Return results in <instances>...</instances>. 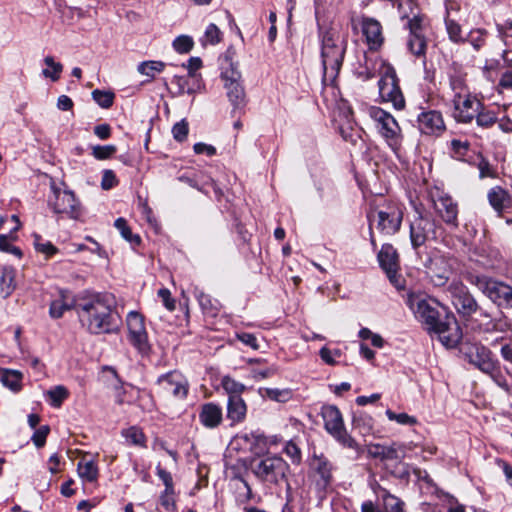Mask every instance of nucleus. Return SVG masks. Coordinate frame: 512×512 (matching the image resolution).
<instances>
[{
	"label": "nucleus",
	"mask_w": 512,
	"mask_h": 512,
	"mask_svg": "<svg viewBox=\"0 0 512 512\" xmlns=\"http://www.w3.org/2000/svg\"><path fill=\"white\" fill-rule=\"evenodd\" d=\"M115 297L110 293H87L75 303L80 322L92 334L112 333L116 329Z\"/></svg>",
	"instance_id": "1"
},
{
	"label": "nucleus",
	"mask_w": 512,
	"mask_h": 512,
	"mask_svg": "<svg viewBox=\"0 0 512 512\" xmlns=\"http://www.w3.org/2000/svg\"><path fill=\"white\" fill-rule=\"evenodd\" d=\"M405 302L419 321L438 334L444 346L453 348L458 344L461 332L455 318L447 316L445 321L440 320L437 305L433 300L426 299L421 294L409 292Z\"/></svg>",
	"instance_id": "2"
},
{
	"label": "nucleus",
	"mask_w": 512,
	"mask_h": 512,
	"mask_svg": "<svg viewBox=\"0 0 512 512\" xmlns=\"http://www.w3.org/2000/svg\"><path fill=\"white\" fill-rule=\"evenodd\" d=\"M323 77L331 83L337 78L347 50V39L335 28L319 29Z\"/></svg>",
	"instance_id": "3"
},
{
	"label": "nucleus",
	"mask_w": 512,
	"mask_h": 512,
	"mask_svg": "<svg viewBox=\"0 0 512 512\" xmlns=\"http://www.w3.org/2000/svg\"><path fill=\"white\" fill-rule=\"evenodd\" d=\"M465 279L499 307L512 308V286L484 274L467 272Z\"/></svg>",
	"instance_id": "4"
},
{
	"label": "nucleus",
	"mask_w": 512,
	"mask_h": 512,
	"mask_svg": "<svg viewBox=\"0 0 512 512\" xmlns=\"http://www.w3.org/2000/svg\"><path fill=\"white\" fill-rule=\"evenodd\" d=\"M378 81L381 102L390 103L396 110L405 107V98L399 85V79L393 66L383 62L380 68Z\"/></svg>",
	"instance_id": "5"
},
{
	"label": "nucleus",
	"mask_w": 512,
	"mask_h": 512,
	"mask_svg": "<svg viewBox=\"0 0 512 512\" xmlns=\"http://www.w3.org/2000/svg\"><path fill=\"white\" fill-rule=\"evenodd\" d=\"M325 430L343 447L360 452V446L356 440L348 434L340 410L334 405H324L321 409Z\"/></svg>",
	"instance_id": "6"
},
{
	"label": "nucleus",
	"mask_w": 512,
	"mask_h": 512,
	"mask_svg": "<svg viewBox=\"0 0 512 512\" xmlns=\"http://www.w3.org/2000/svg\"><path fill=\"white\" fill-rule=\"evenodd\" d=\"M368 114L388 146L393 150L399 149L403 136L396 119L389 112L377 106L369 107Z\"/></svg>",
	"instance_id": "7"
},
{
	"label": "nucleus",
	"mask_w": 512,
	"mask_h": 512,
	"mask_svg": "<svg viewBox=\"0 0 512 512\" xmlns=\"http://www.w3.org/2000/svg\"><path fill=\"white\" fill-rule=\"evenodd\" d=\"M289 466L283 458L276 455H269L263 458H256L251 462V471L263 482L277 484L284 480Z\"/></svg>",
	"instance_id": "8"
},
{
	"label": "nucleus",
	"mask_w": 512,
	"mask_h": 512,
	"mask_svg": "<svg viewBox=\"0 0 512 512\" xmlns=\"http://www.w3.org/2000/svg\"><path fill=\"white\" fill-rule=\"evenodd\" d=\"M452 303L457 312L464 317H469L479 310V305L468 288L460 281H453L448 286Z\"/></svg>",
	"instance_id": "9"
},
{
	"label": "nucleus",
	"mask_w": 512,
	"mask_h": 512,
	"mask_svg": "<svg viewBox=\"0 0 512 512\" xmlns=\"http://www.w3.org/2000/svg\"><path fill=\"white\" fill-rule=\"evenodd\" d=\"M463 355L465 360L480 371L487 374L495 372L496 362L492 358L491 351L485 346L478 343L468 344L463 349Z\"/></svg>",
	"instance_id": "10"
},
{
	"label": "nucleus",
	"mask_w": 512,
	"mask_h": 512,
	"mask_svg": "<svg viewBox=\"0 0 512 512\" xmlns=\"http://www.w3.org/2000/svg\"><path fill=\"white\" fill-rule=\"evenodd\" d=\"M453 117L459 123H471L482 108V102L475 95L468 93L459 98H452Z\"/></svg>",
	"instance_id": "11"
},
{
	"label": "nucleus",
	"mask_w": 512,
	"mask_h": 512,
	"mask_svg": "<svg viewBox=\"0 0 512 512\" xmlns=\"http://www.w3.org/2000/svg\"><path fill=\"white\" fill-rule=\"evenodd\" d=\"M221 76L225 82L224 86L227 90V96L234 108L243 107L245 104V91L240 83V71L233 63H230V67L225 69Z\"/></svg>",
	"instance_id": "12"
},
{
	"label": "nucleus",
	"mask_w": 512,
	"mask_h": 512,
	"mask_svg": "<svg viewBox=\"0 0 512 512\" xmlns=\"http://www.w3.org/2000/svg\"><path fill=\"white\" fill-rule=\"evenodd\" d=\"M403 207L391 201L378 212L377 228L386 235L395 234L401 227Z\"/></svg>",
	"instance_id": "13"
},
{
	"label": "nucleus",
	"mask_w": 512,
	"mask_h": 512,
	"mask_svg": "<svg viewBox=\"0 0 512 512\" xmlns=\"http://www.w3.org/2000/svg\"><path fill=\"white\" fill-rule=\"evenodd\" d=\"M126 322L130 343L139 352L147 353L150 347L144 324V317L136 311H131L127 315Z\"/></svg>",
	"instance_id": "14"
},
{
	"label": "nucleus",
	"mask_w": 512,
	"mask_h": 512,
	"mask_svg": "<svg viewBox=\"0 0 512 512\" xmlns=\"http://www.w3.org/2000/svg\"><path fill=\"white\" fill-rule=\"evenodd\" d=\"M157 385L164 395H172L179 399H184L188 393V383L184 376L177 371L161 375L157 380Z\"/></svg>",
	"instance_id": "15"
},
{
	"label": "nucleus",
	"mask_w": 512,
	"mask_h": 512,
	"mask_svg": "<svg viewBox=\"0 0 512 512\" xmlns=\"http://www.w3.org/2000/svg\"><path fill=\"white\" fill-rule=\"evenodd\" d=\"M438 215L447 224L457 226L458 206L448 194H427Z\"/></svg>",
	"instance_id": "16"
},
{
	"label": "nucleus",
	"mask_w": 512,
	"mask_h": 512,
	"mask_svg": "<svg viewBox=\"0 0 512 512\" xmlns=\"http://www.w3.org/2000/svg\"><path fill=\"white\" fill-rule=\"evenodd\" d=\"M48 204L55 213L65 214L72 219H78L81 216V206L75 194H52Z\"/></svg>",
	"instance_id": "17"
},
{
	"label": "nucleus",
	"mask_w": 512,
	"mask_h": 512,
	"mask_svg": "<svg viewBox=\"0 0 512 512\" xmlns=\"http://www.w3.org/2000/svg\"><path fill=\"white\" fill-rule=\"evenodd\" d=\"M359 24L368 48L373 51L380 49L384 43L381 23L375 18L362 16Z\"/></svg>",
	"instance_id": "18"
},
{
	"label": "nucleus",
	"mask_w": 512,
	"mask_h": 512,
	"mask_svg": "<svg viewBox=\"0 0 512 512\" xmlns=\"http://www.w3.org/2000/svg\"><path fill=\"white\" fill-rule=\"evenodd\" d=\"M418 128L426 135H440L445 129V122L441 112L428 110L421 112L417 117Z\"/></svg>",
	"instance_id": "19"
},
{
	"label": "nucleus",
	"mask_w": 512,
	"mask_h": 512,
	"mask_svg": "<svg viewBox=\"0 0 512 512\" xmlns=\"http://www.w3.org/2000/svg\"><path fill=\"white\" fill-rule=\"evenodd\" d=\"M435 234V223L422 216L417 217L410 226V239L413 248L422 246Z\"/></svg>",
	"instance_id": "20"
},
{
	"label": "nucleus",
	"mask_w": 512,
	"mask_h": 512,
	"mask_svg": "<svg viewBox=\"0 0 512 512\" xmlns=\"http://www.w3.org/2000/svg\"><path fill=\"white\" fill-rule=\"evenodd\" d=\"M313 470L315 471L316 485L320 490H326L332 482V471L333 466L330 461L323 457H315L311 463Z\"/></svg>",
	"instance_id": "21"
},
{
	"label": "nucleus",
	"mask_w": 512,
	"mask_h": 512,
	"mask_svg": "<svg viewBox=\"0 0 512 512\" xmlns=\"http://www.w3.org/2000/svg\"><path fill=\"white\" fill-rule=\"evenodd\" d=\"M449 87L452 92V98L471 93L467 85V73L459 66L454 64L449 73Z\"/></svg>",
	"instance_id": "22"
},
{
	"label": "nucleus",
	"mask_w": 512,
	"mask_h": 512,
	"mask_svg": "<svg viewBox=\"0 0 512 512\" xmlns=\"http://www.w3.org/2000/svg\"><path fill=\"white\" fill-rule=\"evenodd\" d=\"M200 422L207 428H216L222 422V409L214 403H206L199 413Z\"/></svg>",
	"instance_id": "23"
},
{
	"label": "nucleus",
	"mask_w": 512,
	"mask_h": 512,
	"mask_svg": "<svg viewBox=\"0 0 512 512\" xmlns=\"http://www.w3.org/2000/svg\"><path fill=\"white\" fill-rule=\"evenodd\" d=\"M380 267L385 273L399 269V258L396 249L390 244H384L378 253Z\"/></svg>",
	"instance_id": "24"
},
{
	"label": "nucleus",
	"mask_w": 512,
	"mask_h": 512,
	"mask_svg": "<svg viewBox=\"0 0 512 512\" xmlns=\"http://www.w3.org/2000/svg\"><path fill=\"white\" fill-rule=\"evenodd\" d=\"M247 407L239 395L229 396L227 404V417L233 423L242 422L246 416Z\"/></svg>",
	"instance_id": "25"
},
{
	"label": "nucleus",
	"mask_w": 512,
	"mask_h": 512,
	"mask_svg": "<svg viewBox=\"0 0 512 512\" xmlns=\"http://www.w3.org/2000/svg\"><path fill=\"white\" fill-rule=\"evenodd\" d=\"M77 471L79 477L85 482H95L98 478V467L92 460H81L78 462Z\"/></svg>",
	"instance_id": "26"
},
{
	"label": "nucleus",
	"mask_w": 512,
	"mask_h": 512,
	"mask_svg": "<svg viewBox=\"0 0 512 512\" xmlns=\"http://www.w3.org/2000/svg\"><path fill=\"white\" fill-rule=\"evenodd\" d=\"M402 18H407L405 27H407L410 32L409 36L425 35L426 18L423 15L414 14L411 18L407 15H402Z\"/></svg>",
	"instance_id": "27"
},
{
	"label": "nucleus",
	"mask_w": 512,
	"mask_h": 512,
	"mask_svg": "<svg viewBox=\"0 0 512 512\" xmlns=\"http://www.w3.org/2000/svg\"><path fill=\"white\" fill-rule=\"evenodd\" d=\"M166 67L162 61H143L137 66V71L149 77L150 80L154 79L157 73H161Z\"/></svg>",
	"instance_id": "28"
},
{
	"label": "nucleus",
	"mask_w": 512,
	"mask_h": 512,
	"mask_svg": "<svg viewBox=\"0 0 512 512\" xmlns=\"http://www.w3.org/2000/svg\"><path fill=\"white\" fill-rule=\"evenodd\" d=\"M445 26L448 37L453 43L462 44L466 42V38L462 35L461 25L457 21L447 17Z\"/></svg>",
	"instance_id": "29"
},
{
	"label": "nucleus",
	"mask_w": 512,
	"mask_h": 512,
	"mask_svg": "<svg viewBox=\"0 0 512 512\" xmlns=\"http://www.w3.org/2000/svg\"><path fill=\"white\" fill-rule=\"evenodd\" d=\"M22 374L16 370H5L1 376V382L14 392L21 389Z\"/></svg>",
	"instance_id": "30"
},
{
	"label": "nucleus",
	"mask_w": 512,
	"mask_h": 512,
	"mask_svg": "<svg viewBox=\"0 0 512 512\" xmlns=\"http://www.w3.org/2000/svg\"><path fill=\"white\" fill-rule=\"evenodd\" d=\"M122 436L132 445L145 447L146 437L143 431L136 426L129 427L122 431Z\"/></svg>",
	"instance_id": "31"
},
{
	"label": "nucleus",
	"mask_w": 512,
	"mask_h": 512,
	"mask_svg": "<svg viewBox=\"0 0 512 512\" xmlns=\"http://www.w3.org/2000/svg\"><path fill=\"white\" fill-rule=\"evenodd\" d=\"M408 48L410 52L415 56H425L427 41L425 35L409 36Z\"/></svg>",
	"instance_id": "32"
},
{
	"label": "nucleus",
	"mask_w": 512,
	"mask_h": 512,
	"mask_svg": "<svg viewBox=\"0 0 512 512\" xmlns=\"http://www.w3.org/2000/svg\"><path fill=\"white\" fill-rule=\"evenodd\" d=\"M199 305L202 310L210 315H216L219 310V303L216 300H213L210 295L205 294L202 291H198L196 294Z\"/></svg>",
	"instance_id": "33"
},
{
	"label": "nucleus",
	"mask_w": 512,
	"mask_h": 512,
	"mask_svg": "<svg viewBox=\"0 0 512 512\" xmlns=\"http://www.w3.org/2000/svg\"><path fill=\"white\" fill-rule=\"evenodd\" d=\"M115 227L119 230L121 236L132 245H139L141 242L140 236L132 233L127 221L124 218L116 219Z\"/></svg>",
	"instance_id": "34"
},
{
	"label": "nucleus",
	"mask_w": 512,
	"mask_h": 512,
	"mask_svg": "<svg viewBox=\"0 0 512 512\" xmlns=\"http://www.w3.org/2000/svg\"><path fill=\"white\" fill-rule=\"evenodd\" d=\"M486 37L487 31L485 29L475 28L470 30L465 38L466 42H469L476 51H479L486 44Z\"/></svg>",
	"instance_id": "35"
},
{
	"label": "nucleus",
	"mask_w": 512,
	"mask_h": 512,
	"mask_svg": "<svg viewBox=\"0 0 512 512\" xmlns=\"http://www.w3.org/2000/svg\"><path fill=\"white\" fill-rule=\"evenodd\" d=\"M263 395L273 401L285 403L292 398L293 392L289 388H265Z\"/></svg>",
	"instance_id": "36"
},
{
	"label": "nucleus",
	"mask_w": 512,
	"mask_h": 512,
	"mask_svg": "<svg viewBox=\"0 0 512 512\" xmlns=\"http://www.w3.org/2000/svg\"><path fill=\"white\" fill-rule=\"evenodd\" d=\"M46 395L53 407H60L63 401L68 398L69 392L66 387L58 385L47 391Z\"/></svg>",
	"instance_id": "37"
},
{
	"label": "nucleus",
	"mask_w": 512,
	"mask_h": 512,
	"mask_svg": "<svg viewBox=\"0 0 512 512\" xmlns=\"http://www.w3.org/2000/svg\"><path fill=\"white\" fill-rule=\"evenodd\" d=\"M222 33L220 29L213 23L209 24L205 30L201 43L205 46L207 44L215 45L221 41Z\"/></svg>",
	"instance_id": "38"
},
{
	"label": "nucleus",
	"mask_w": 512,
	"mask_h": 512,
	"mask_svg": "<svg viewBox=\"0 0 512 512\" xmlns=\"http://www.w3.org/2000/svg\"><path fill=\"white\" fill-rule=\"evenodd\" d=\"M14 272L12 270L5 269L0 277V289L2 294L7 297L14 290Z\"/></svg>",
	"instance_id": "39"
},
{
	"label": "nucleus",
	"mask_w": 512,
	"mask_h": 512,
	"mask_svg": "<svg viewBox=\"0 0 512 512\" xmlns=\"http://www.w3.org/2000/svg\"><path fill=\"white\" fill-rule=\"evenodd\" d=\"M384 460H400L406 455V445L393 443L391 446H385Z\"/></svg>",
	"instance_id": "40"
},
{
	"label": "nucleus",
	"mask_w": 512,
	"mask_h": 512,
	"mask_svg": "<svg viewBox=\"0 0 512 512\" xmlns=\"http://www.w3.org/2000/svg\"><path fill=\"white\" fill-rule=\"evenodd\" d=\"M223 389L229 394V396L233 395H241V393L245 390V386L236 381L235 379L224 376L221 381Z\"/></svg>",
	"instance_id": "41"
},
{
	"label": "nucleus",
	"mask_w": 512,
	"mask_h": 512,
	"mask_svg": "<svg viewBox=\"0 0 512 512\" xmlns=\"http://www.w3.org/2000/svg\"><path fill=\"white\" fill-rule=\"evenodd\" d=\"M44 63L52 68V72L48 69H44L42 71L43 75L47 78H51L53 81H57L60 78V73L62 72L63 66L59 62H55L52 56H46L44 58Z\"/></svg>",
	"instance_id": "42"
},
{
	"label": "nucleus",
	"mask_w": 512,
	"mask_h": 512,
	"mask_svg": "<svg viewBox=\"0 0 512 512\" xmlns=\"http://www.w3.org/2000/svg\"><path fill=\"white\" fill-rule=\"evenodd\" d=\"M470 148V144L468 141H461L458 139H453L450 142V150L451 154L454 158L458 160H463L467 155Z\"/></svg>",
	"instance_id": "43"
},
{
	"label": "nucleus",
	"mask_w": 512,
	"mask_h": 512,
	"mask_svg": "<svg viewBox=\"0 0 512 512\" xmlns=\"http://www.w3.org/2000/svg\"><path fill=\"white\" fill-rule=\"evenodd\" d=\"M94 101L102 108H110L113 105L114 93L110 91L94 90L92 92Z\"/></svg>",
	"instance_id": "44"
},
{
	"label": "nucleus",
	"mask_w": 512,
	"mask_h": 512,
	"mask_svg": "<svg viewBox=\"0 0 512 512\" xmlns=\"http://www.w3.org/2000/svg\"><path fill=\"white\" fill-rule=\"evenodd\" d=\"M33 238L35 249L38 252L45 254L47 257L57 253L58 249L50 241H43L42 237L38 234H34Z\"/></svg>",
	"instance_id": "45"
},
{
	"label": "nucleus",
	"mask_w": 512,
	"mask_h": 512,
	"mask_svg": "<svg viewBox=\"0 0 512 512\" xmlns=\"http://www.w3.org/2000/svg\"><path fill=\"white\" fill-rule=\"evenodd\" d=\"M383 507L385 512H405L403 501L391 494L384 495Z\"/></svg>",
	"instance_id": "46"
},
{
	"label": "nucleus",
	"mask_w": 512,
	"mask_h": 512,
	"mask_svg": "<svg viewBox=\"0 0 512 512\" xmlns=\"http://www.w3.org/2000/svg\"><path fill=\"white\" fill-rule=\"evenodd\" d=\"M387 418L390 421H395L400 425L413 426L417 424V419L414 416H410L407 413H395L390 409H387L385 412Z\"/></svg>",
	"instance_id": "47"
},
{
	"label": "nucleus",
	"mask_w": 512,
	"mask_h": 512,
	"mask_svg": "<svg viewBox=\"0 0 512 512\" xmlns=\"http://www.w3.org/2000/svg\"><path fill=\"white\" fill-rule=\"evenodd\" d=\"M117 151L115 145H97L92 147V155L98 160H106L112 157Z\"/></svg>",
	"instance_id": "48"
},
{
	"label": "nucleus",
	"mask_w": 512,
	"mask_h": 512,
	"mask_svg": "<svg viewBox=\"0 0 512 512\" xmlns=\"http://www.w3.org/2000/svg\"><path fill=\"white\" fill-rule=\"evenodd\" d=\"M477 168L479 170V177L483 178H496L497 172L495 168L489 163L487 159L479 156V161L477 163Z\"/></svg>",
	"instance_id": "49"
},
{
	"label": "nucleus",
	"mask_w": 512,
	"mask_h": 512,
	"mask_svg": "<svg viewBox=\"0 0 512 512\" xmlns=\"http://www.w3.org/2000/svg\"><path fill=\"white\" fill-rule=\"evenodd\" d=\"M15 239H16V237L12 236V234H10L9 236L1 234L0 235V250L3 252L11 253L20 258L22 256L21 250L18 247L13 246L11 244V241L15 240Z\"/></svg>",
	"instance_id": "50"
},
{
	"label": "nucleus",
	"mask_w": 512,
	"mask_h": 512,
	"mask_svg": "<svg viewBox=\"0 0 512 512\" xmlns=\"http://www.w3.org/2000/svg\"><path fill=\"white\" fill-rule=\"evenodd\" d=\"M71 308L70 303L65 301L63 298L54 300L49 309V314L52 318H60L64 312Z\"/></svg>",
	"instance_id": "51"
},
{
	"label": "nucleus",
	"mask_w": 512,
	"mask_h": 512,
	"mask_svg": "<svg viewBox=\"0 0 512 512\" xmlns=\"http://www.w3.org/2000/svg\"><path fill=\"white\" fill-rule=\"evenodd\" d=\"M489 202L496 211L501 212L509 206L510 196L509 194H489Z\"/></svg>",
	"instance_id": "52"
},
{
	"label": "nucleus",
	"mask_w": 512,
	"mask_h": 512,
	"mask_svg": "<svg viewBox=\"0 0 512 512\" xmlns=\"http://www.w3.org/2000/svg\"><path fill=\"white\" fill-rule=\"evenodd\" d=\"M193 45V39L187 35L178 36L173 41V47L179 53H188L193 48Z\"/></svg>",
	"instance_id": "53"
},
{
	"label": "nucleus",
	"mask_w": 512,
	"mask_h": 512,
	"mask_svg": "<svg viewBox=\"0 0 512 512\" xmlns=\"http://www.w3.org/2000/svg\"><path fill=\"white\" fill-rule=\"evenodd\" d=\"M476 122L479 126L488 128L491 127L496 122V116L491 111H486L483 109H479L478 114L475 116Z\"/></svg>",
	"instance_id": "54"
},
{
	"label": "nucleus",
	"mask_w": 512,
	"mask_h": 512,
	"mask_svg": "<svg viewBox=\"0 0 512 512\" xmlns=\"http://www.w3.org/2000/svg\"><path fill=\"white\" fill-rule=\"evenodd\" d=\"M188 132V122L185 119L177 122L172 128L173 137L178 142L184 141L187 138Z\"/></svg>",
	"instance_id": "55"
},
{
	"label": "nucleus",
	"mask_w": 512,
	"mask_h": 512,
	"mask_svg": "<svg viewBox=\"0 0 512 512\" xmlns=\"http://www.w3.org/2000/svg\"><path fill=\"white\" fill-rule=\"evenodd\" d=\"M49 432L50 428L47 425H43L35 430L31 439L37 448H41L45 445Z\"/></svg>",
	"instance_id": "56"
},
{
	"label": "nucleus",
	"mask_w": 512,
	"mask_h": 512,
	"mask_svg": "<svg viewBox=\"0 0 512 512\" xmlns=\"http://www.w3.org/2000/svg\"><path fill=\"white\" fill-rule=\"evenodd\" d=\"M494 329L499 332L507 333L512 338V319L502 316L495 320Z\"/></svg>",
	"instance_id": "57"
},
{
	"label": "nucleus",
	"mask_w": 512,
	"mask_h": 512,
	"mask_svg": "<svg viewBox=\"0 0 512 512\" xmlns=\"http://www.w3.org/2000/svg\"><path fill=\"white\" fill-rule=\"evenodd\" d=\"M284 452L292 460L293 463H299L301 461V451L293 441L286 443Z\"/></svg>",
	"instance_id": "58"
},
{
	"label": "nucleus",
	"mask_w": 512,
	"mask_h": 512,
	"mask_svg": "<svg viewBox=\"0 0 512 512\" xmlns=\"http://www.w3.org/2000/svg\"><path fill=\"white\" fill-rule=\"evenodd\" d=\"M175 491L174 489H164L160 496L161 505L165 507L166 510H172L175 508V499H174Z\"/></svg>",
	"instance_id": "59"
},
{
	"label": "nucleus",
	"mask_w": 512,
	"mask_h": 512,
	"mask_svg": "<svg viewBox=\"0 0 512 512\" xmlns=\"http://www.w3.org/2000/svg\"><path fill=\"white\" fill-rule=\"evenodd\" d=\"M320 357L321 359L328 365L336 364V357H340L341 353L339 350L331 351L327 347H322L320 349Z\"/></svg>",
	"instance_id": "60"
},
{
	"label": "nucleus",
	"mask_w": 512,
	"mask_h": 512,
	"mask_svg": "<svg viewBox=\"0 0 512 512\" xmlns=\"http://www.w3.org/2000/svg\"><path fill=\"white\" fill-rule=\"evenodd\" d=\"M138 205L141 208L142 214L146 218V220L151 224L154 225L156 223L155 219L152 216V209L148 206V199L143 198L142 196L137 197Z\"/></svg>",
	"instance_id": "61"
},
{
	"label": "nucleus",
	"mask_w": 512,
	"mask_h": 512,
	"mask_svg": "<svg viewBox=\"0 0 512 512\" xmlns=\"http://www.w3.org/2000/svg\"><path fill=\"white\" fill-rule=\"evenodd\" d=\"M116 183L117 179L115 173L112 170H104L101 180L102 189L110 190L115 186Z\"/></svg>",
	"instance_id": "62"
},
{
	"label": "nucleus",
	"mask_w": 512,
	"mask_h": 512,
	"mask_svg": "<svg viewBox=\"0 0 512 512\" xmlns=\"http://www.w3.org/2000/svg\"><path fill=\"white\" fill-rule=\"evenodd\" d=\"M156 474L162 480L165 489H174L173 478L170 472L163 469L160 465H157Z\"/></svg>",
	"instance_id": "63"
},
{
	"label": "nucleus",
	"mask_w": 512,
	"mask_h": 512,
	"mask_svg": "<svg viewBox=\"0 0 512 512\" xmlns=\"http://www.w3.org/2000/svg\"><path fill=\"white\" fill-rule=\"evenodd\" d=\"M495 383L501 387L504 391H506L508 394L512 395V383L509 384L507 380L501 375V373L498 371L497 366H495V372L493 374H490Z\"/></svg>",
	"instance_id": "64"
}]
</instances>
